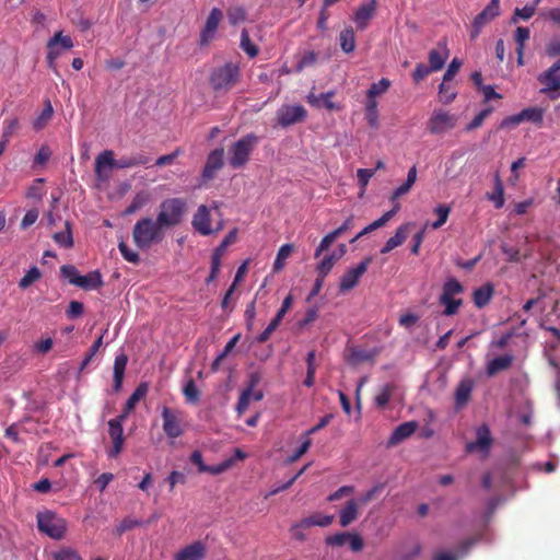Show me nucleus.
<instances>
[{"label":"nucleus","mask_w":560,"mask_h":560,"mask_svg":"<svg viewBox=\"0 0 560 560\" xmlns=\"http://www.w3.org/2000/svg\"><path fill=\"white\" fill-rule=\"evenodd\" d=\"M165 230L158 220L143 218L139 220L133 229L132 236L136 245H150L163 241Z\"/></svg>","instance_id":"nucleus-1"},{"label":"nucleus","mask_w":560,"mask_h":560,"mask_svg":"<svg viewBox=\"0 0 560 560\" xmlns=\"http://www.w3.org/2000/svg\"><path fill=\"white\" fill-rule=\"evenodd\" d=\"M258 142L259 138L255 133H247L238 139L229 150V165L234 170L243 167Z\"/></svg>","instance_id":"nucleus-2"},{"label":"nucleus","mask_w":560,"mask_h":560,"mask_svg":"<svg viewBox=\"0 0 560 560\" xmlns=\"http://www.w3.org/2000/svg\"><path fill=\"white\" fill-rule=\"evenodd\" d=\"M464 292V285L455 278H448L443 287L439 302L444 306L443 314L445 316L455 315L463 305V300L456 298Z\"/></svg>","instance_id":"nucleus-3"},{"label":"nucleus","mask_w":560,"mask_h":560,"mask_svg":"<svg viewBox=\"0 0 560 560\" xmlns=\"http://www.w3.org/2000/svg\"><path fill=\"white\" fill-rule=\"evenodd\" d=\"M186 203L180 198H171L164 200L160 206V212L156 220L166 231L180 223L185 212Z\"/></svg>","instance_id":"nucleus-4"},{"label":"nucleus","mask_w":560,"mask_h":560,"mask_svg":"<svg viewBox=\"0 0 560 560\" xmlns=\"http://www.w3.org/2000/svg\"><path fill=\"white\" fill-rule=\"evenodd\" d=\"M37 528L52 539L63 538L67 532V522L51 511L39 512L36 515Z\"/></svg>","instance_id":"nucleus-5"},{"label":"nucleus","mask_w":560,"mask_h":560,"mask_svg":"<svg viewBox=\"0 0 560 560\" xmlns=\"http://www.w3.org/2000/svg\"><path fill=\"white\" fill-rule=\"evenodd\" d=\"M240 80V67L234 62H226L217 68L210 75V84L215 91H228Z\"/></svg>","instance_id":"nucleus-6"},{"label":"nucleus","mask_w":560,"mask_h":560,"mask_svg":"<svg viewBox=\"0 0 560 560\" xmlns=\"http://www.w3.org/2000/svg\"><path fill=\"white\" fill-rule=\"evenodd\" d=\"M458 122V116L445 109H434L427 120V130L434 136H443L453 130Z\"/></svg>","instance_id":"nucleus-7"},{"label":"nucleus","mask_w":560,"mask_h":560,"mask_svg":"<svg viewBox=\"0 0 560 560\" xmlns=\"http://www.w3.org/2000/svg\"><path fill=\"white\" fill-rule=\"evenodd\" d=\"M329 249L330 247H317L314 255L316 259H319L316 265V272L322 277H326L331 271L335 264L345 255L342 247L332 252Z\"/></svg>","instance_id":"nucleus-8"},{"label":"nucleus","mask_w":560,"mask_h":560,"mask_svg":"<svg viewBox=\"0 0 560 560\" xmlns=\"http://www.w3.org/2000/svg\"><path fill=\"white\" fill-rule=\"evenodd\" d=\"M126 419L124 416H117L108 421V434L112 440V447L107 451L109 458H116L124 448V429L122 423Z\"/></svg>","instance_id":"nucleus-9"},{"label":"nucleus","mask_w":560,"mask_h":560,"mask_svg":"<svg viewBox=\"0 0 560 560\" xmlns=\"http://www.w3.org/2000/svg\"><path fill=\"white\" fill-rule=\"evenodd\" d=\"M306 115V109L302 105H283L277 110V124L287 128L303 121Z\"/></svg>","instance_id":"nucleus-10"},{"label":"nucleus","mask_w":560,"mask_h":560,"mask_svg":"<svg viewBox=\"0 0 560 560\" xmlns=\"http://www.w3.org/2000/svg\"><path fill=\"white\" fill-rule=\"evenodd\" d=\"M500 15V0H490L487 7L475 16L470 37H478L481 28Z\"/></svg>","instance_id":"nucleus-11"},{"label":"nucleus","mask_w":560,"mask_h":560,"mask_svg":"<svg viewBox=\"0 0 560 560\" xmlns=\"http://www.w3.org/2000/svg\"><path fill=\"white\" fill-rule=\"evenodd\" d=\"M372 258L366 257L355 267L350 268L345 275L340 278L339 290L340 292H348L355 288L359 283L360 278L366 272L369 265L371 264Z\"/></svg>","instance_id":"nucleus-12"},{"label":"nucleus","mask_w":560,"mask_h":560,"mask_svg":"<svg viewBox=\"0 0 560 560\" xmlns=\"http://www.w3.org/2000/svg\"><path fill=\"white\" fill-rule=\"evenodd\" d=\"M161 416L163 420V431L168 438L177 439L184 433L178 411L163 407Z\"/></svg>","instance_id":"nucleus-13"},{"label":"nucleus","mask_w":560,"mask_h":560,"mask_svg":"<svg viewBox=\"0 0 560 560\" xmlns=\"http://www.w3.org/2000/svg\"><path fill=\"white\" fill-rule=\"evenodd\" d=\"M539 83L544 86L542 93L560 90V59L555 61L550 68L538 75Z\"/></svg>","instance_id":"nucleus-14"},{"label":"nucleus","mask_w":560,"mask_h":560,"mask_svg":"<svg viewBox=\"0 0 560 560\" xmlns=\"http://www.w3.org/2000/svg\"><path fill=\"white\" fill-rule=\"evenodd\" d=\"M224 150L222 148L211 151L206 161V165L201 173L202 183H207L215 177L218 171L223 166Z\"/></svg>","instance_id":"nucleus-15"},{"label":"nucleus","mask_w":560,"mask_h":560,"mask_svg":"<svg viewBox=\"0 0 560 560\" xmlns=\"http://www.w3.org/2000/svg\"><path fill=\"white\" fill-rule=\"evenodd\" d=\"M376 9V0H369L368 2L359 5L352 16V20L359 31H364L368 27L370 21L375 15Z\"/></svg>","instance_id":"nucleus-16"},{"label":"nucleus","mask_w":560,"mask_h":560,"mask_svg":"<svg viewBox=\"0 0 560 560\" xmlns=\"http://www.w3.org/2000/svg\"><path fill=\"white\" fill-rule=\"evenodd\" d=\"M448 56L450 51L447 49L446 39L438 42L436 48L431 49L428 55L429 70H433L434 72L441 70Z\"/></svg>","instance_id":"nucleus-17"},{"label":"nucleus","mask_w":560,"mask_h":560,"mask_svg":"<svg viewBox=\"0 0 560 560\" xmlns=\"http://www.w3.org/2000/svg\"><path fill=\"white\" fill-rule=\"evenodd\" d=\"M223 18V13L220 9L213 8L206 21V24L200 33V44L208 45L209 42L213 38L219 23Z\"/></svg>","instance_id":"nucleus-18"},{"label":"nucleus","mask_w":560,"mask_h":560,"mask_svg":"<svg viewBox=\"0 0 560 560\" xmlns=\"http://www.w3.org/2000/svg\"><path fill=\"white\" fill-rule=\"evenodd\" d=\"M335 95L334 91H329L327 93H310L307 95V103L316 108H325L327 110H340L341 107L331 101L332 96Z\"/></svg>","instance_id":"nucleus-19"},{"label":"nucleus","mask_w":560,"mask_h":560,"mask_svg":"<svg viewBox=\"0 0 560 560\" xmlns=\"http://www.w3.org/2000/svg\"><path fill=\"white\" fill-rule=\"evenodd\" d=\"M418 429V422L416 421H407L399 424L390 434L388 439V444L394 446L401 443L404 440L411 436L416 430Z\"/></svg>","instance_id":"nucleus-20"},{"label":"nucleus","mask_w":560,"mask_h":560,"mask_svg":"<svg viewBox=\"0 0 560 560\" xmlns=\"http://www.w3.org/2000/svg\"><path fill=\"white\" fill-rule=\"evenodd\" d=\"M206 556V548L202 542L196 541L180 549L174 560H202Z\"/></svg>","instance_id":"nucleus-21"},{"label":"nucleus","mask_w":560,"mask_h":560,"mask_svg":"<svg viewBox=\"0 0 560 560\" xmlns=\"http://www.w3.org/2000/svg\"><path fill=\"white\" fill-rule=\"evenodd\" d=\"M148 392V383H140L127 399L122 412L119 416H124V419H127L128 416L135 410L137 404L147 396Z\"/></svg>","instance_id":"nucleus-22"},{"label":"nucleus","mask_w":560,"mask_h":560,"mask_svg":"<svg viewBox=\"0 0 560 560\" xmlns=\"http://www.w3.org/2000/svg\"><path fill=\"white\" fill-rule=\"evenodd\" d=\"M477 439L475 442L467 444V451L472 452L477 448L481 451H488L492 444L491 432L488 425L483 424L477 429Z\"/></svg>","instance_id":"nucleus-23"},{"label":"nucleus","mask_w":560,"mask_h":560,"mask_svg":"<svg viewBox=\"0 0 560 560\" xmlns=\"http://www.w3.org/2000/svg\"><path fill=\"white\" fill-rule=\"evenodd\" d=\"M192 225L199 233L208 235L212 232L210 225V213L206 206H200L192 219Z\"/></svg>","instance_id":"nucleus-24"},{"label":"nucleus","mask_w":560,"mask_h":560,"mask_svg":"<svg viewBox=\"0 0 560 560\" xmlns=\"http://www.w3.org/2000/svg\"><path fill=\"white\" fill-rule=\"evenodd\" d=\"M474 388V382L470 378H464L455 389V407L457 409L467 405Z\"/></svg>","instance_id":"nucleus-25"},{"label":"nucleus","mask_w":560,"mask_h":560,"mask_svg":"<svg viewBox=\"0 0 560 560\" xmlns=\"http://www.w3.org/2000/svg\"><path fill=\"white\" fill-rule=\"evenodd\" d=\"M334 521L332 515H324L320 513H314L310 515L308 517L302 518L299 523L294 525V528H302L306 529L312 526H319V527H327L329 526Z\"/></svg>","instance_id":"nucleus-26"},{"label":"nucleus","mask_w":560,"mask_h":560,"mask_svg":"<svg viewBox=\"0 0 560 560\" xmlns=\"http://www.w3.org/2000/svg\"><path fill=\"white\" fill-rule=\"evenodd\" d=\"M493 293L494 288L489 282L475 289L472 292V302L475 306L478 308L487 306L490 303Z\"/></svg>","instance_id":"nucleus-27"},{"label":"nucleus","mask_w":560,"mask_h":560,"mask_svg":"<svg viewBox=\"0 0 560 560\" xmlns=\"http://www.w3.org/2000/svg\"><path fill=\"white\" fill-rule=\"evenodd\" d=\"M359 516V503L357 500L351 499L347 501L345 508L340 511L339 523L342 527L349 526Z\"/></svg>","instance_id":"nucleus-28"},{"label":"nucleus","mask_w":560,"mask_h":560,"mask_svg":"<svg viewBox=\"0 0 560 560\" xmlns=\"http://www.w3.org/2000/svg\"><path fill=\"white\" fill-rule=\"evenodd\" d=\"M77 280V287L85 291L100 289L104 284L102 273L98 270H93L85 276H80V278Z\"/></svg>","instance_id":"nucleus-29"},{"label":"nucleus","mask_w":560,"mask_h":560,"mask_svg":"<svg viewBox=\"0 0 560 560\" xmlns=\"http://www.w3.org/2000/svg\"><path fill=\"white\" fill-rule=\"evenodd\" d=\"M417 174L416 165L409 168L406 180L392 192L389 198L392 202H395L398 198L407 195L411 190L417 180Z\"/></svg>","instance_id":"nucleus-30"},{"label":"nucleus","mask_w":560,"mask_h":560,"mask_svg":"<svg viewBox=\"0 0 560 560\" xmlns=\"http://www.w3.org/2000/svg\"><path fill=\"white\" fill-rule=\"evenodd\" d=\"M400 209V205L399 203H395L393 209L385 212L380 219L375 220L374 222H372L371 224H369L366 228H364L360 233H358L357 235H354L353 237L350 238V243H354L357 242V240L365 234V233H369L371 231H374L381 226H383L386 222H388L390 220V218Z\"/></svg>","instance_id":"nucleus-31"},{"label":"nucleus","mask_w":560,"mask_h":560,"mask_svg":"<svg viewBox=\"0 0 560 560\" xmlns=\"http://www.w3.org/2000/svg\"><path fill=\"white\" fill-rule=\"evenodd\" d=\"M127 363H128V357L125 353H120L115 358L114 389L116 392L120 390V388H121Z\"/></svg>","instance_id":"nucleus-32"},{"label":"nucleus","mask_w":560,"mask_h":560,"mask_svg":"<svg viewBox=\"0 0 560 560\" xmlns=\"http://www.w3.org/2000/svg\"><path fill=\"white\" fill-rule=\"evenodd\" d=\"M513 362V355L504 354L492 359L487 365V374L493 376L497 373L508 370Z\"/></svg>","instance_id":"nucleus-33"},{"label":"nucleus","mask_w":560,"mask_h":560,"mask_svg":"<svg viewBox=\"0 0 560 560\" xmlns=\"http://www.w3.org/2000/svg\"><path fill=\"white\" fill-rule=\"evenodd\" d=\"M115 162L116 160L114 159V153L110 150H105L98 154L95 159V173L97 177L103 179V170L105 167H115Z\"/></svg>","instance_id":"nucleus-34"},{"label":"nucleus","mask_w":560,"mask_h":560,"mask_svg":"<svg viewBox=\"0 0 560 560\" xmlns=\"http://www.w3.org/2000/svg\"><path fill=\"white\" fill-rule=\"evenodd\" d=\"M504 259L510 262H520L529 256L528 247H500Z\"/></svg>","instance_id":"nucleus-35"},{"label":"nucleus","mask_w":560,"mask_h":560,"mask_svg":"<svg viewBox=\"0 0 560 560\" xmlns=\"http://www.w3.org/2000/svg\"><path fill=\"white\" fill-rule=\"evenodd\" d=\"M150 159L145 156L144 154H136L132 156H121L120 159L116 160L115 167L116 168H131L138 165H145L148 164Z\"/></svg>","instance_id":"nucleus-36"},{"label":"nucleus","mask_w":560,"mask_h":560,"mask_svg":"<svg viewBox=\"0 0 560 560\" xmlns=\"http://www.w3.org/2000/svg\"><path fill=\"white\" fill-rule=\"evenodd\" d=\"M340 48L343 52L350 54L355 48V34L351 26L346 27L339 34Z\"/></svg>","instance_id":"nucleus-37"},{"label":"nucleus","mask_w":560,"mask_h":560,"mask_svg":"<svg viewBox=\"0 0 560 560\" xmlns=\"http://www.w3.org/2000/svg\"><path fill=\"white\" fill-rule=\"evenodd\" d=\"M489 200L494 203L497 209H500L504 205V187L499 174L494 176V187L491 194H487Z\"/></svg>","instance_id":"nucleus-38"},{"label":"nucleus","mask_w":560,"mask_h":560,"mask_svg":"<svg viewBox=\"0 0 560 560\" xmlns=\"http://www.w3.org/2000/svg\"><path fill=\"white\" fill-rule=\"evenodd\" d=\"M226 247H217L211 256V267L209 277L206 279L207 283L212 282L220 272L221 260L224 256Z\"/></svg>","instance_id":"nucleus-39"},{"label":"nucleus","mask_w":560,"mask_h":560,"mask_svg":"<svg viewBox=\"0 0 560 560\" xmlns=\"http://www.w3.org/2000/svg\"><path fill=\"white\" fill-rule=\"evenodd\" d=\"M375 357H376L375 351H368V350H363V349H359V348H352L350 350L349 362L354 365L363 363V362H368V361L373 362Z\"/></svg>","instance_id":"nucleus-40"},{"label":"nucleus","mask_w":560,"mask_h":560,"mask_svg":"<svg viewBox=\"0 0 560 560\" xmlns=\"http://www.w3.org/2000/svg\"><path fill=\"white\" fill-rule=\"evenodd\" d=\"M523 121H529L537 126H541L545 115V109L541 107H527L521 110Z\"/></svg>","instance_id":"nucleus-41"},{"label":"nucleus","mask_w":560,"mask_h":560,"mask_svg":"<svg viewBox=\"0 0 560 560\" xmlns=\"http://www.w3.org/2000/svg\"><path fill=\"white\" fill-rule=\"evenodd\" d=\"M395 388H396V386L393 383L385 384L384 386H382L381 389L378 390L377 395L374 398L375 405L378 408H382V409L385 408L387 406V404L389 402Z\"/></svg>","instance_id":"nucleus-42"},{"label":"nucleus","mask_w":560,"mask_h":560,"mask_svg":"<svg viewBox=\"0 0 560 560\" xmlns=\"http://www.w3.org/2000/svg\"><path fill=\"white\" fill-rule=\"evenodd\" d=\"M47 65L48 68L51 69L55 73H58L56 60L61 56L62 49L57 45V43H52V38H49L47 42Z\"/></svg>","instance_id":"nucleus-43"},{"label":"nucleus","mask_w":560,"mask_h":560,"mask_svg":"<svg viewBox=\"0 0 560 560\" xmlns=\"http://www.w3.org/2000/svg\"><path fill=\"white\" fill-rule=\"evenodd\" d=\"M456 91L451 81H442L439 86V98L443 104H450L456 98Z\"/></svg>","instance_id":"nucleus-44"},{"label":"nucleus","mask_w":560,"mask_h":560,"mask_svg":"<svg viewBox=\"0 0 560 560\" xmlns=\"http://www.w3.org/2000/svg\"><path fill=\"white\" fill-rule=\"evenodd\" d=\"M352 224V219H347L339 228L323 237L319 245H331L336 240L346 233Z\"/></svg>","instance_id":"nucleus-45"},{"label":"nucleus","mask_w":560,"mask_h":560,"mask_svg":"<svg viewBox=\"0 0 560 560\" xmlns=\"http://www.w3.org/2000/svg\"><path fill=\"white\" fill-rule=\"evenodd\" d=\"M240 46L250 58L256 57L259 52L258 47L250 40L249 33L246 28L242 30Z\"/></svg>","instance_id":"nucleus-46"},{"label":"nucleus","mask_w":560,"mask_h":560,"mask_svg":"<svg viewBox=\"0 0 560 560\" xmlns=\"http://www.w3.org/2000/svg\"><path fill=\"white\" fill-rule=\"evenodd\" d=\"M150 196L145 191L138 192L133 199L131 200L130 205L126 208L125 213L131 214L136 211L140 210L142 207H144L149 202Z\"/></svg>","instance_id":"nucleus-47"},{"label":"nucleus","mask_w":560,"mask_h":560,"mask_svg":"<svg viewBox=\"0 0 560 560\" xmlns=\"http://www.w3.org/2000/svg\"><path fill=\"white\" fill-rule=\"evenodd\" d=\"M411 229H413V225L412 224H405V225H401L397 229L396 233L394 236H392L385 245H401L402 243H405L408 238V235L411 231Z\"/></svg>","instance_id":"nucleus-48"},{"label":"nucleus","mask_w":560,"mask_h":560,"mask_svg":"<svg viewBox=\"0 0 560 560\" xmlns=\"http://www.w3.org/2000/svg\"><path fill=\"white\" fill-rule=\"evenodd\" d=\"M293 248L294 247H280L276 260L273 262V273H278L284 268L285 261L291 256Z\"/></svg>","instance_id":"nucleus-49"},{"label":"nucleus","mask_w":560,"mask_h":560,"mask_svg":"<svg viewBox=\"0 0 560 560\" xmlns=\"http://www.w3.org/2000/svg\"><path fill=\"white\" fill-rule=\"evenodd\" d=\"M143 523L137 518L127 516L115 528V535L121 536L124 533L141 526Z\"/></svg>","instance_id":"nucleus-50"},{"label":"nucleus","mask_w":560,"mask_h":560,"mask_svg":"<svg viewBox=\"0 0 560 560\" xmlns=\"http://www.w3.org/2000/svg\"><path fill=\"white\" fill-rule=\"evenodd\" d=\"M184 396L188 402L197 404L200 399V392L197 388L195 381L190 378L183 388Z\"/></svg>","instance_id":"nucleus-51"},{"label":"nucleus","mask_w":560,"mask_h":560,"mask_svg":"<svg viewBox=\"0 0 560 560\" xmlns=\"http://www.w3.org/2000/svg\"><path fill=\"white\" fill-rule=\"evenodd\" d=\"M42 277V272L40 270L37 268V267H32L26 273L25 276L20 280L19 282V287L23 290L27 289L28 287H31L34 282H36L37 280H39Z\"/></svg>","instance_id":"nucleus-52"},{"label":"nucleus","mask_w":560,"mask_h":560,"mask_svg":"<svg viewBox=\"0 0 560 560\" xmlns=\"http://www.w3.org/2000/svg\"><path fill=\"white\" fill-rule=\"evenodd\" d=\"M60 275L63 279L68 280V282L72 285H78V280L80 278L79 270L73 265H63L60 267Z\"/></svg>","instance_id":"nucleus-53"},{"label":"nucleus","mask_w":560,"mask_h":560,"mask_svg":"<svg viewBox=\"0 0 560 560\" xmlns=\"http://www.w3.org/2000/svg\"><path fill=\"white\" fill-rule=\"evenodd\" d=\"M390 86V81L386 78L373 83L366 92V96H380L384 94Z\"/></svg>","instance_id":"nucleus-54"},{"label":"nucleus","mask_w":560,"mask_h":560,"mask_svg":"<svg viewBox=\"0 0 560 560\" xmlns=\"http://www.w3.org/2000/svg\"><path fill=\"white\" fill-rule=\"evenodd\" d=\"M246 11L242 7H233L228 10V19L231 25H237L246 20Z\"/></svg>","instance_id":"nucleus-55"},{"label":"nucleus","mask_w":560,"mask_h":560,"mask_svg":"<svg viewBox=\"0 0 560 560\" xmlns=\"http://www.w3.org/2000/svg\"><path fill=\"white\" fill-rule=\"evenodd\" d=\"M252 394H253V390H250V388H245L241 393V396H240L238 401L235 407V410L240 416L243 415L247 410L249 402L253 399Z\"/></svg>","instance_id":"nucleus-56"},{"label":"nucleus","mask_w":560,"mask_h":560,"mask_svg":"<svg viewBox=\"0 0 560 560\" xmlns=\"http://www.w3.org/2000/svg\"><path fill=\"white\" fill-rule=\"evenodd\" d=\"M492 112V108L491 107H488V108H485L482 109L479 114H477L472 120L465 127V131L469 132V131H472L477 128H479L485 119L491 114Z\"/></svg>","instance_id":"nucleus-57"},{"label":"nucleus","mask_w":560,"mask_h":560,"mask_svg":"<svg viewBox=\"0 0 560 560\" xmlns=\"http://www.w3.org/2000/svg\"><path fill=\"white\" fill-rule=\"evenodd\" d=\"M51 38L52 43H57L62 50H69L74 47L73 39L69 35H63L62 31L56 32Z\"/></svg>","instance_id":"nucleus-58"},{"label":"nucleus","mask_w":560,"mask_h":560,"mask_svg":"<svg viewBox=\"0 0 560 560\" xmlns=\"http://www.w3.org/2000/svg\"><path fill=\"white\" fill-rule=\"evenodd\" d=\"M434 72L433 70H429V66L420 62L416 65L415 70L411 73V78L416 84L423 81L430 73Z\"/></svg>","instance_id":"nucleus-59"},{"label":"nucleus","mask_w":560,"mask_h":560,"mask_svg":"<svg viewBox=\"0 0 560 560\" xmlns=\"http://www.w3.org/2000/svg\"><path fill=\"white\" fill-rule=\"evenodd\" d=\"M52 106L50 102H47L46 107L43 109V112L34 122L35 129H42L45 126V124L52 117Z\"/></svg>","instance_id":"nucleus-60"},{"label":"nucleus","mask_w":560,"mask_h":560,"mask_svg":"<svg viewBox=\"0 0 560 560\" xmlns=\"http://www.w3.org/2000/svg\"><path fill=\"white\" fill-rule=\"evenodd\" d=\"M102 345H103V335H101L91 346L89 352L86 353L85 358L83 359V361L81 363V370H83L84 368H86L89 365V363L92 361L93 357L97 353V351L100 350Z\"/></svg>","instance_id":"nucleus-61"},{"label":"nucleus","mask_w":560,"mask_h":560,"mask_svg":"<svg viewBox=\"0 0 560 560\" xmlns=\"http://www.w3.org/2000/svg\"><path fill=\"white\" fill-rule=\"evenodd\" d=\"M535 14V11H534V7H529L528 4H526L525 7L523 8H516L514 10V14L512 16V22L513 23H516L517 22V19H522L524 21H527L529 20L533 15Z\"/></svg>","instance_id":"nucleus-62"},{"label":"nucleus","mask_w":560,"mask_h":560,"mask_svg":"<svg viewBox=\"0 0 560 560\" xmlns=\"http://www.w3.org/2000/svg\"><path fill=\"white\" fill-rule=\"evenodd\" d=\"M54 560H82V558L75 550L63 548L54 553Z\"/></svg>","instance_id":"nucleus-63"},{"label":"nucleus","mask_w":560,"mask_h":560,"mask_svg":"<svg viewBox=\"0 0 560 560\" xmlns=\"http://www.w3.org/2000/svg\"><path fill=\"white\" fill-rule=\"evenodd\" d=\"M83 311H84L83 303H81L79 301H71L66 311V315L68 318L73 319V318L81 316L83 314Z\"/></svg>","instance_id":"nucleus-64"}]
</instances>
